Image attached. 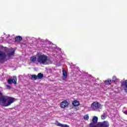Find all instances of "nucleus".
<instances>
[{
	"mask_svg": "<svg viewBox=\"0 0 127 127\" xmlns=\"http://www.w3.org/2000/svg\"><path fill=\"white\" fill-rule=\"evenodd\" d=\"M31 80L35 81V80H39V79H42L43 78V74L39 73L37 75L36 74L31 75Z\"/></svg>",
	"mask_w": 127,
	"mask_h": 127,
	"instance_id": "nucleus-4",
	"label": "nucleus"
},
{
	"mask_svg": "<svg viewBox=\"0 0 127 127\" xmlns=\"http://www.w3.org/2000/svg\"><path fill=\"white\" fill-rule=\"evenodd\" d=\"M7 89H10L11 87L9 85H6Z\"/></svg>",
	"mask_w": 127,
	"mask_h": 127,
	"instance_id": "nucleus-22",
	"label": "nucleus"
},
{
	"mask_svg": "<svg viewBox=\"0 0 127 127\" xmlns=\"http://www.w3.org/2000/svg\"><path fill=\"white\" fill-rule=\"evenodd\" d=\"M89 82L91 83V82H95V78L93 77H90L89 78Z\"/></svg>",
	"mask_w": 127,
	"mask_h": 127,
	"instance_id": "nucleus-20",
	"label": "nucleus"
},
{
	"mask_svg": "<svg viewBox=\"0 0 127 127\" xmlns=\"http://www.w3.org/2000/svg\"><path fill=\"white\" fill-rule=\"evenodd\" d=\"M21 40H22V37H21L20 36H17L15 38V41L16 42L21 41Z\"/></svg>",
	"mask_w": 127,
	"mask_h": 127,
	"instance_id": "nucleus-14",
	"label": "nucleus"
},
{
	"mask_svg": "<svg viewBox=\"0 0 127 127\" xmlns=\"http://www.w3.org/2000/svg\"><path fill=\"white\" fill-rule=\"evenodd\" d=\"M68 105H69L68 101L66 100H64L61 103V108H63V109H65V108L68 106Z\"/></svg>",
	"mask_w": 127,
	"mask_h": 127,
	"instance_id": "nucleus-8",
	"label": "nucleus"
},
{
	"mask_svg": "<svg viewBox=\"0 0 127 127\" xmlns=\"http://www.w3.org/2000/svg\"><path fill=\"white\" fill-rule=\"evenodd\" d=\"M39 40H40V41H41V42H43V43H45L46 42H47V41H48L49 44H52V42L48 41V40H44L42 39H41L40 38H38Z\"/></svg>",
	"mask_w": 127,
	"mask_h": 127,
	"instance_id": "nucleus-13",
	"label": "nucleus"
},
{
	"mask_svg": "<svg viewBox=\"0 0 127 127\" xmlns=\"http://www.w3.org/2000/svg\"><path fill=\"white\" fill-rule=\"evenodd\" d=\"M112 82L116 84L119 82V79H118L116 76H113L112 78Z\"/></svg>",
	"mask_w": 127,
	"mask_h": 127,
	"instance_id": "nucleus-16",
	"label": "nucleus"
},
{
	"mask_svg": "<svg viewBox=\"0 0 127 127\" xmlns=\"http://www.w3.org/2000/svg\"><path fill=\"white\" fill-rule=\"evenodd\" d=\"M124 114L127 115V110L124 112Z\"/></svg>",
	"mask_w": 127,
	"mask_h": 127,
	"instance_id": "nucleus-23",
	"label": "nucleus"
},
{
	"mask_svg": "<svg viewBox=\"0 0 127 127\" xmlns=\"http://www.w3.org/2000/svg\"><path fill=\"white\" fill-rule=\"evenodd\" d=\"M63 80H64L67 79V77L68 76V74H67V71L64 69L63 70Z\"/></svg>",
	"mask_w": 127,
	"mask_h": 127,
	"instance_id": "nucleus-10",
	"label": "nucleus"
},
{
	"mask_svg": "<svg viewBox=\"0 0 127 127\" xmlns=\"http://www.w3.org/2000/svg\"><path fill=\"white\" fill-rule=\"evenodd\" d=\"M97 123H98V118L96 116H94L92 119V123H90L89 124H92L93 126H97Z\"/></svg>",
	"mask_w": 127,
	"mask_h": 127,
	"instance_id": "nucleus-9",
	"label": "nucleus"
},
{
	"mask_svg": "<svg viewBox=\"0 0 127 127\" xmlns=\"http://www.w3.org/2000/svg\"><path fill=\"white\" fill-rule=\"evenodd\" d=\"M73 107H78V106H80V102L78 101L77 100H74L72 103Z\"/></svg>",
	"mask_w": 127,
	"mask_h": 127,
	"instance_id": "nucleus-12",
	"label": "nucleus"
},
{
	"mask_svg": "<svg viewBox=\"0 0 127 127\" xmlns=\"http://www.w3.org/2000/svg\"><path fill=\"white\" fill-rule=\"evenodd\" d=\"M19 77H22V75H19Z\"/></svg>",
	"mask_w": 127,
	"mask_h": 127,
	"instance_id": "nucleus-26",
	"label": "nucleus"
},
{
	"mask_svg": "<svg viewBox=\"0 0 127 127\" xmlns=\"http://www.w3.org/2000/svg\"><path fill=\"white\" fill-rule=\"evenodd\" d=\"M37 60L40 64H42L43 65L49 64V63L48 62V58H47V56L45 55H41L39 56Z\"/></svg>",
	"mask_w": 127,
	"mask_h": 127,
	"instance_id": "nucleus-3",
	"label": "nucleus"
},
{
	"mask_svg": "<svg viewBox=\"0 0 127 127\" xmlns=\"http://www.w3.org/2000/svg\"><path fill=\"white\" fill-rule=\"evenodd\" d=\"M98 126L96 125H93V124H89V127H97Z\"/></svg>",
	"mask_w": 127,
	"mask_h": 127,
	"instance_id": "nucleus-21",
	"label": "nucleus"
},
{
	"mask_svg": "<svg viewBox=\"0 0 127 127\" xmlns=\"http://www.w3.org/2000/svg\"><path fill=\"white\" fill-rule=\"evenodd\" d=\"M15 52V50L12 48H7L2 46L0 47V63L2 64L9 60L11 58V56H13Z\"/></svg>",
	"mask_w": 127,
	"mask_h": 127,
	"instance_id": "nucleus-1",
	"label": "nucleus"
},
{
	"mask_svg": "<svg viewBox=\"0 0 127 127\" xmlns=\"http://www.w3.org/2000/svg\"><path fill=\"white\" fill-rule=\"evenodd\" d=\"M14 102V98L2 95L1 91H0V105L2 107H8Z\"/></svg>",
	"mask_w": 127,
	"mask_h": 127,
	"instance_id": "nucleus-2",
	"label": "nucleus"
},
{
	"mask_svg": "<svg viewBox=\"0 0 127 127\" xmlns=\"http://www.w3.org/2000/svg\"><path fill=\"white\" fill-rule=\"evenodd\" d=\"M0 40L2 41L3 40V37H1V38H0Z\"/></svg>",
	"mask_w": 127,
	"mask_h": 127,
	"instance_id": "nucleus-24",
	"label": "nucleus"
},
{
	"mask_svg": "<svg viewBox=\"0 0 127 127\" xmlns=\"http://www.w3.org/2000/svg\"><path fill=\"white\" fill-rule=\"evenodd\" d=\"M58 49H59V50H60V51H61V49H60V48H59Z\"/></svg>",
	"mask_w": 127,
	"mask_h": 127,
	"instance_id": "nucleus-25",
	"label": "nucleus"
},
{
	"mask_svg": "<svg viewBox=\"0 0 127 127\" xmlns=\"http://www.w3.org/2000/svg\"><path fill=\"white\" fill-rule=\"evenodd\" d=\"M112 83V80H105V85H111V84Z\"/></svg>",
	"mask_w": 127,
	"mask_h": 127,
	"instance_id": "nucleus-17",
	"label": "nucleus"
},
{
	"mask_svg": "<svg viewBox=\"0 0 127 127\" xmlns=\"http://www.w3.org/2000/svg\"><path fill=\"white\" fill-rule=\"evenodd\" d=\"M30 60L32 63H36V60H37V59L36 58V57L33 56L31 58Z\"/></svg>",
	"mask_w": 127,
	"mask_h": 127,
	"instance_id": "nucleus-15",
	"label": "nucleus"
},
{
	"mask_svg": "<svg viewBox=\"0 0 127 127\" xmlns=\"http://www.w3.org/2000/svg\"><path fill=\"white\" fill-rule=\"evenodd\" d=\"M55 48H57V46H56V47H55Z\"/></svg>",
	"mask_w": 127,
	"mask_h": 127,
	"instance_id": "nucleus-28",
	"label": "nucleus"
},
{
	"mask_svg": "<svg viewBox=\"0 0 127 127\" xmlns=\"http://www.w3.org/2000/svg\"><path fill=\"white\" fill-rule=\"evenodd\" d=\"M78 70H79V67H76Z\"/></svg>",
	"mask_w": 127,
	"mask_h": 127,
	"instance_id": "nucleus-27",
	"label": "nucleus"
},
{
	"mask_svg": "<svg viewBox=\"0 0 127 127\" xmlns=\"http://www.w3.org/2000/svg\"><path fill=\"white\" fill-rule=\"evenodd\" d=\"M107 118V115L106 114L104 113L102 115H101L102 120H105Z\"/></svg>",
	"mask_w": 127,
	"mask_h": 127,
	"instance_id": "nucleus-18",
	"label": "nucleus"
},
{
	"mask_svg": "<svg viewBox=\"0 0 127 127\" xmlns=\"http://www.w3.org/2000/svg\"><path fill=\"white\" fill-rule=\"evenodd\" d=\"M17 78L16 76H13L12 78H10L7 80V83L9 85H11V84H14V85H16L17 84Z\"/></svg>",
	"mask_w": 127,
	"mask_h": 127,
	"instance_id": "nucleus-6",
	"label": "nucleus"
},
{
	"mask_svg": "<svg viewBox=\"0 0 127 127\" xmlns=\"http://www.w3.org/2000/svg\"><path fill=\"white\" fill-rule=\"evenodd\" d=\"M98 127H109L110 124L108 121H104L103 122H99L97 124Z\"/></svg>",
	"mask_w": 127,
	"mask_h": 127,
	"instance_id": "nucleus-7",
	"label": "nucleus"
},
{
	"mask_svg": "<svg viewBox=\"0 0 127 127\" xmlns=\"http://www.w3.org/2000/svg\"><path fill=\"white\" fill-rule=\"evenodd\" d=\"M84 120H85V121H88L89 120V115H86L83 117Z\"/></svg>",
	"mask_w": 127,
	"mask_h": 127,
	"instance_id": "nucleus-19",
	"label": "nucleus"
},
{
	"mask_svg": "<svg viewBox=\"0 0 127 127\" xmlns=\"http://www.w3.org/2000/svg\"><path fill=\"white\" fill-rule=\"evenodd\" d=\"M91 108L96 111V110H100L102 109V105L98 102H94L91 105Z\"/></svg>",
	"mask_w": 127,
	"mask_h": 127,
	"instance_id": "nucleus-5",
	"label": "nucleus"
},
{
	"mask_svg": "<svg viewBox=\"0 0 127 127\" xmlns=\"http://www.w3.org/2000/svg\"><path fill=\"white\" fill-rule=\"evenodd\" d=\"M56 125L58 126V127H69V126L66 125V124H62L59 122H57L56 123Z\"/></svg>",
	"mask_w": 127,
	"mask_h": 127,
	"instance_id": "nucleus-11",
	"label": "nucleus"
}]
</instances>
